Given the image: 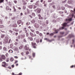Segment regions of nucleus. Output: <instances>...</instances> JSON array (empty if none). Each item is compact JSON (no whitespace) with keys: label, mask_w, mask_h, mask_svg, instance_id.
Instances as JSON below:
<instances>
[{"label":"nucleus","mask_w":75,"mask_h":75,"mask_svg":"<svg viewBox=\"0 0 75 75\" xmlns=\"http://www.w3.org/2000/svg\"><path fill=\"white\" fill-rule=\"evenodd\" d=\"M31 45L33 48H35V49L37 48V45L35 43L32 42H31Z\"/></svg>","instance_id":"1"},{"label":"nucleus","mask_w":75,"mask_h":75,"mask_svg":"<svg viewBox=\"0 0 75 75\" xmlns=\"http://www.w3.org/2000/svg\"><path fill=\"white\" fill-rule=\"evenodd\" d=\"M24 48L25 50L28 51L29 50V47H28V45H26L25 46Z\"/></svg>","instance_id":"2"},{"label":"nucleus","mask_w":75,"mask_h":75,"mask_svg":"<svg viewBox=\"0 0 75 75\" xmlns=\"http://www.w3.org/2000/svg\"><path fill=\"white\" fill-rule=\"evenodd\" d=\"M1 58L4 60H5L6 59V56L4 55H1Z\"/></svg>","instance_id":"3"},{"label":"nucleus","mask_w":75,"mask_h":75,"mask_svg":"<svg viewBox=\"0 0 75 75\" xmlns=\"http://www.w3.org/2000/svg\"><path fill=\"white\" fill-rule=\"evenodd\" d=\"M34 26L36 28H39L40 25H38V24L36 23L35 24Z\"/></svg>","instance_id":"4"},{"label":"nucleus","mask_w":75,"mask_h":75,"mask_svg":"<svg viewBox=\"0 0 75 75\" xmlns=\"http://www.w3.org/2000/svg\"><path fill=\"white\" fill-rule=\"evenodd\" d=\"M68 24V23H64L63 24H62V26L63 27H66L67 25V24Z\"/></svg>","instance_id":"5"},{"label":"nucleus","mask_w":75,"mask_h":75,"mask_svg":"<svg viewBox=\"0 0 75 75\" xmlns=\"http://www.w3.org/2000/svg\"><path fill=\"white\" fill-rule=\"evenodd\" d=\"M40 3V1H37L35 3V5L36 6H40V5L39 4V3Z\"/></svg>","instance_id":"6"},{"label":"nucleus","mask_w":75,"mask_h":75,"mask_svg":"<svg viewBox=\"0 0 75 75\" xmlns=\"http://www.w3.org/2000/svg\"><path fill=\"white\" fill-rule=\"evenodd\" d=\"M13 50L14 51H18V49L16 47H14Z\"/></svg>","instance_id":"7"},{"label":"nucleus","mask_w":75,"mask_h":75,"mask_svg":"<svg viewBox=\"0 0 75 75\" xmlns=\"http://www.w3.org/2000/svg\"><path fill=\"white\" fill-rule=\"evenodd\" d=\"M6 10H9L11 11V9L8 6H6Z\"/></svg>","instance_id":"8"},{"label":"nucleus","mask_w":75,"mask_h":75,"mask_svg":"<svg viewBox=\"0 0 75 75\" xmlns=\"http://www.w3.org/2000/svg\"><path fill=\"white\" fill-rule=\"evenodd\" d=\"M36 10L38 13H40V12L41 10V9H40V8H38L36 9Z\"/></svg>","instance_id":"9"},{"label":"nucleus","mask_w":75,"mask_h":75,"mask_svg":"<svg viewBox=\"0 0 75 75\" xmlns=\"http://www.w3.org/2000/svg\"><path fill=\"white\" fill-rule=\"evenodd\" d=\"M13 27L14 28L17 27V23H14V24L13 25Z\"/></svg>","instance_id":"10"},{"label":"nucleus","mask_w":75,"mask_h":75,"mask_svg":"<svg viewBox=\"0 0 75 75\" xmlns=\"http://www.w3.org/2000/svg\"><path fill=\"white\" fill-rule=\"evenodd\" d=\"M21 20H18L17 22V23L18 25H19V24H21Z\"/></svg>","instance_id":"11"},{"label":"nucleus","mask_w":75,"mask_h":75,"mask_svg":"<svg viewBox=\"0 0 75 75\" xmlns=\"http://www.w3.org/2000/svg\"><path fill=\"white\" fill-rule=\"evenodd\" d=\"M72 20L71 18H70L69 19H66V21L67 22H69V21H71Z\"/></svg>","instance_id":"12"},{"label":"nucleus","mask_w":75,"mask_h":75,"mask_svg":"<svg viewBox=\"0 0 75 75\" xmlns=\"http://www.w3.org/2000/svg\"><path fill=\"white\" fill-rule=\"evenodd\" d=\"M2 64H4V65H5L6 66H8V64L6 63L5 62H2Z\"/></svg>","instance_id":"13"},{"label":"nucleus","mask_w":75,"mask_h":75,"mask_svg":"<svg viewBox=\"0 0 75 75\" xmlns=\"http://www.w3.org/2000/svg\"><path fill=\"white\" fill-rule=\"evenodd\" d=\"M30 34L31 36V37H34V34H33V33L31 32H30Z\"/></svg>","instance_id":"14"},{"label":"nucleus","mask_w":75,"mask_h":75,"mask_svg":"<svg viewBox=\"0 0 75 75\" xmlns=\"http://www.w3.org/2000/svg\"><path fill=\"white\" fill-rule=\"evenodd\" d=\"M38 16L39 17V19H40V20H42V17H41V15L40 14L38 15Z\"/></svg>","instance_id":"15"},{"label":"nucleus","mask_w":75,"mask_h":75,"mask_svg":"<svg viewBox=\"0 0 75 75\" xmlns=\"http://www.w3.org/2000/svg\"><path fill=\"white\" fill-rule=\"evenodd\" d=\"M1 38H4L5 37V35H3V34H1Z\"/></svg>","instance_id":"16"},{"label":"nucleus","mask_w":75,"mask_h":75,"mask_svg":"<svg viewBox=\"0 0 75 75\" xmlns=\"http://www.w3.org/2000/svg\"><path fill=\"white\" fill-rule=\"evenodd\" d=\"M72 2H73V1L71 0H69L68 1V3H69V4L72 3Z\"/></svg>","instance_id":"17"},{"label":"nucleus","mask_w":75,"mask_h":75,"mask_svg":"<svg viewBox=\"0 0 75 75\" xmlns=\"http://www.w3.org/2000/svg\"><path fill=\"white\" fill-rule=\"evenodd\" d=\"M10 61L11 62H13L14 61V58L13 57H11L10 59Z\"/></svg>","instance_id":"18"},{"label":"nucleus","mask_w":75,"mask_h":75,"mask_svg":"<svg viewBox=\"0 0 75 75\" xmlns=\"http://www.w3.org/2000/svg\"><path fill=\"white\" fill-rule=\"evenodd\" d=\"M13 51L11 50H9L8 51L9 53H13Z\"/></svg>","instance_id":"19"},{"label":"nucleus","mask_w":75,"mask_h":75,"mask_svg":"<svg viewBox=\"0 0 75 75\" xmlns=\"http://www.w3.org/2000/svg\"><path fill=\"white\" fill-rule=\"evenodd\" d=\"M4 25H0V28H4Z\"/></svg>","instance_id":"20"},{"label":"nucleus","mask_w":75,"mask_h":75,"mask_svg":"<svg viewBox=\"0 0 75 75\" xmlns=\"http://www.w3.org/2000/svg\"><path fill=\"white\" fill-rule=\"evenodd\" d=\"M5 40H6V42H8V38L7 37L5 38Z\"/></svg>","instance_id":"21"},{"label":"nucleus","mask_w":75,"mask_h":75,"mask_svg":"<svg viewBox=\"0 0 75 75\" xmlns=\"http://www.w3.org/2000/svg\"><path fill=\"white\" fill-rule=\"evenodd\" d=\"M63 29H64V27H60L59 28V30H63Z\"/></svg>","instance_id":"22"},{"label":"nucleus","mask_w":75,"mask_h":75,"mask_svg":"<svg viewBox=\"0 0 75 75\" xmlns=\"http://www.w3.org/2000/svg\"><path fill=\"white\" fill-rule=\"evenodd\" d=\"M3 50L5 51H7V48L6 47H4L3 48Z\"/></svg>","instance_id":"23"},{"label":"nucleus","mask_w":75,"mask_h":75,"mask_svg":"<svg viewBox=\"0 0 75 75\" xmlns=\"http://www.w3.org/2000/svg\"><path fill=\"white\" fill-rule=\"evenodd\" d=\"M39 35H40V37H42V36H43V35H42V33H40L39 34Z\"/></svg>","instance_id":"24"},{"label":"nucleus","mask_w":75,"mask_h":75,"mask_svg":"<svg viewBox=\"0 0 75 75\" xmlns=\"http://www.w3.org/2000/svg\"><path fill=\"white\" fill-rule=\"evenodd\" d=\"M28 39L30 40V41H33V39L32 38H28Z\"/></svg>","instance_id":"25"},{"label":"nucleus","mask_w":75,"mask_h":75,"mask_svg":"<svg viewBox=\"0 0 75 75\" xmlns=\"http://www.w3.org/2000/svg\"><path fill=\"white\" fill-rule=\"evenodd\" d=\"M31 22L32 23H35V21L34 20H33L32 21H31Z\"/></svg>","instance_id":"26"},{"label":"nucleus","mask_w":75,"mask_h":75,"mask_svg":"<svg viewBox=\"0 0 75 75\" xmlns=\"http://www.w3.org/2000/svg\"><path fill=\"white\" fill-rule=\"evenodd\" d=\"M25 37V35H21V38L22 39Z\"/></svg>","instance_id":"27"},{"label":"nucleus","mask_w":75,"mask_h":75,"mask_svg":"<svg viewBox=\"0 0 75 75\" xmlns=\"http://www.w3.org/2000/svg\"><path fill=\"white\" fill-rule=\"evenodd\" d=\"M59 30H55V33L56 34H57V33L58 32Z\"/></svg>","instance_id":"28"},{"label":"nucleus","mask_w":75,"mask_h":75,"mask_svg":"<svg viewBox=\"0 0 75 75\" xmlns=\"http://www.w3.org/2000/svg\"><path fill=\"white\" fill-rule=\"evenodd\" d=\"M52 7L54 9V10L56 8V7H55V5H53Z\"/></svg>","instance_id":"29"},{"label":"nucleus","mask_w":75,"mask_h":75,"mask_svg":"<svg viewBox=\"0 0 75 75\" xmlns=\"http://www.w3.org/2000/svg\"><path fill=\"white\" fill-rule=\"evenodd\" d=\"M29 8H33V5H30L28 6Z\"/></svg>","instance_id":"30"},{"label":"nucleus","mask_w":75,"mask_h":75,"mask_svg":"<svg viewBox=\"0 0 75 75\" xmlns=\"http://www.w3.org/2000/svg\"><path fill=\"white\" fill-rule=\"evenodd\" d=\"M65 9V7L64 6L62 7V10H64Z\"/></svg>","instance_id":"31"},{"label":"nucleus","mask_w":75,"mask_h":75,"mask_svg":"<svg viewBox=\"0 0 75 75\" xmlns=\"http://www.w3.org/2000/svg\"><path fill=\"white\" fill-rule=\"evenodd\" d=\"M32 16H34V17L35 16V13H32Z\"/></svg>","instance_id":"32"},{"label":"nucleus","mask_w":75,"mask_h":75,"mask_svg":"<svg viewBox=\"0 0 75 75\" xmlns=\"http://www.w3.org/2000/svg\"><path fill=\"white\" fill-rule=\"evenodd\" d=\"M32 55H33V57H35V53H33Z\"/></svg>","instance_id":"33"},{"label":"nucleus","mask_w":75,"mask_h":75,"mask_svg":"<svg viewBox=\"0 0 75 75\" xmlns=\"http://www.w3.org/2000/svg\"><path fill=\"white\" fill-rule=\"evenodd\" d=\"M9 58H6V62H8V61H9Z\"/></svg>","instance_id":"34"},{"label":"nucleus","mask_w":75,"mask_h":75,"mask_svg":"<svg viewBox=\"0 0 75 75\" xmlns=\"http://www.w3.org/2000/svg\"><path fill=\"white\" fill-rule=\"evenodd\" d=\"M4 2V0H0V3H3Z\"/></svg>","instance_id":"35"},{"label":"nucleus","mask_w":75,"mask_h":75,"mask_svg":"<svg viewBox=\"0 0 75 75\" xmlns=\"http://www.w3.org/2000/svg\"><path fill=\"white\" fill-rule=\"evenodd\" d=\"M23 47V46H21L19 47V49H22V48Z\"/></svg>","instance_id":"36"},{"label":"nucleus","mask_w":75,"mask_h":75,"mask_svg":"<svg viewBox=\"0 0 75 75\" xmlns=\"http://www.w3.org/2000/svg\"><path fill=\"white\" fill-rule=\"evenodd\" d=\"M28 0H22V2L23 3H25V1H27Z\"/></svg>","instance_id":"37"},{"label":"nucleus","mask_w":75,"mask_h":75,"mask_svg":"<svg viewBox=\"0 0 75 75\" xmlns=\"http://www.w3.org/2000/svg\"><path fill=\"white\" fill-rule=\"evenodd\" d=\"M25 54L26 55H28V54H29V52L28 51H27L25 52Z\"/></svg>","instance_id":"38"},{"label":"nucleus","mask_w":75,"mask_h":75,"mask_svg":"<svg viewBox=\"0 0 75 75\" xmlns=\"http://www.w3.org/2000/svg\"><path fill=\"white\" fill-rule=\"evenodd\" d=\"M13 45L12 44H11L10 45V48H12V47H13Z\"/></svg>","instance_id":"39"},{"label":"nucleus","mask_w":75,"mask_h":75,"mask_svg":"<svg viewBox=\"0 0 75 75\" xmlns=\"http://www.w3.org/2000/svg\"><path fill=\"white\" fill-rule=\"evenodd\" d=\"M59 14H63V13H64V12L59 11Z\"/></svg>","instance_id":"40"},{"label":"nucleus","mask_w":75,"mask_h":75,"mask_svg":"<svg viewBox=\"0 0 75 75\" xmlns=\"http://www.w3.org/2000/svg\"><path fill=\"white\" fill-rule=\"evenodd\" d=\"M13 8L14 9V11L15 12L16 11V9L15 8V7H13Z\"/></svg>","instance_id":"41"},{"label":"nucleus","mask_w":75,"mask_h":75,"mask_svg":"<svg viewBox=\"0 0 75 75\" xmlns=\"http://www.w3.org/2000/svg\"><path fill=\"white\" fill-rule=\"evenodd\" d=\"M49 35L50 36H52L53 35H54V33H52Z\"/></svg>","instance_id":"42"},{"label":"nucleus","mask_w":75,"mask_h":75,"mask_svg":"<svg viewBox=\"0 0 75 75\" xmlns=\"http://www.w3.org/2000/svg\"><path fill=\"white\" fill-rule=\"evenodd\" d=\"M3 24V21L2 20H0V24Z\"/></svg>","instance_id":"43"},{"label":"nucleus","mask_w":75,"mask_h":75,"mask_svg":"<svg viewBox=\"0 0 75 75\" xmlns=\"http://www.w3.org/2000/svg\"><path fill=\"white\" fill-rule=\"evenodd\" d=\"M39 23L40 25H42V21H41L39 22Z\"/></svg>","instance_id":"44"},{"label":"nucleus","mask_w":75,"mask_h":75,"mask_svg":"<svg viewBox=\"0 0 75 75\" xmlns=\"http://www.w3.org/2000/svg\"><path fill=\"white\" fill-rule=\"evenodd\" d=\"M13 2L14 3H15V4H17V1L16 0L14 1Z\"/></svg>","instance_id":"45"},{"label":"nucleus","mask_w":75,"mask_h":75,"mask_svg":"<svg viewBox=\"0 0 75 75\" xmlns=\"http://www.w3.org/2000/svg\"><path fill=\"white\" fill-rule=\"evenodd\" d=\"M27 10L28 13H30V11L29 10H28V9H27Z\"/></svg>","instance_id":"46"},{"label":"nucleus","mask_w":75,"mask_h":75,"mask_svg":"<svg viewBox=\"0 0 75 75\" xmlns=\"http://www.w3.org/2000/svg\"><path fill=\"white\" fill-rule=\"evenodd\" d=\"M36 33L37 34H39V32L38 31H36Z\"/></svg>","instance_id":"47"},{"label":"nucleus","mask_w":75,"mask_h":75,"mask_svg":"<svg viewBox=\"0 0 75 75\" xmlns=\"http://www.w3.org/2000/svg\"><path fill=\"white\" fill-rule=\"evenodd\" d=\"M17 44H18V42H15L14 43V45H17Z\"/></svg>","instance_id":"48"},{"label":"nucleus","mask_w":75,"mask_h":75,"mask_svg":"<svg viewBox=\"0 0 75 75\" xmlns=\"http://www.w3.org/2000/svg\"><path fill=\"white\" fill-rule=\"evenodd\" d=\"M13 30L15 31H16V28H13Z\"/></svg>","instance_id":"49"},{"label":"nucleus","mask_w":75,"mask_h":75,"mask_svg":"<svg viewBox=\"0 0 75 75\" xmlns=\"http://www.w3.org/2000/svg\"><path fill=\"white\" fill-rule=\"evenodd\" d=\"M2 67H5L6 68V65L2 64Z\"/></svg>","instance_id":"50"},{"label":"nucleus","mask_w":75,"mask_h":75,"mask_svg":"<svg viewBox=\"0 0 75 75\" xmlns=\"http://www.w3.org/2000/svg\"><path fill=\"white\" fill-rule=\"evenodd\" d=\"M30 24V23L29 22H28L27 23H26V25H29Z\"/></svg>","instance_id":"51"},{"label":"nucleus","mask_w":75,"mask_h":75,"mask_svg":"<svg viewBox=\"0 0 75 75\" xmlns=\"http://www.w3.org/2000/svg\"><path fill=\"white\" fill-rule=\"evenodd\" d=\"M26 4H27V3L25 2L23 4V6H25V5Z\"/></svg>","instance_id":"52"},{"label":"nucleus","mask_w":75,"mask_h":75,"mask_svg":"<svg viewBox=\"0 0 75 75\" xmlns=\"http://www.w3.org/2000/svg\"><path fill=\"white\" fill-rule=\"evenodd\" d=\"M73 41V44H74V42H75V39H73L72 40Z\"/></svg>","instance_id":"53"},{"label":"nucleus","mask_w":75,"mask_h":75,"mask_svg":"<svg viewBox=\"0 0 75 75\" xmlns=\"http://www.w3.org/2000/svg\"><path fill=\"white\" fill-rule=\"evenodd\" d=\"M30 30H31V31L32 32V33H34V30H31V29Z\"/></svg>","instance_id":"54"},{"label":"nucleus","mask_w":75,"mask_h":75,"mask_svg":"<svg viewBox=\"0 0 75 75\" xmlns=\"http://www.w3.org/2000/svg\"><path fill=\"white\" fill-rule=\"evenodd\" d=\"M9 32L11 33H13V31H11V30H9Z\"/></svg>","instance_id":"55"},{"label":"nucleus","mask_w":75,"mask_h":75,"mask_svg":"<svg viewBox=\"0 0 75 75\" xmlns=\"http://www.w3.org/2000/svg\"><path fill=\"white\" fill-rule=\"evenodd\" d=\"M18 62V61L17 60H15V64H16V63H17Z\"/></svg>","instance_id":"56"},{"label":"nucleus","mask_w":75,"mask_h":75,"mask_svg":"<svg viewBox=\"0 0 75 75\" xmlns=\"http://www.w3.org/2000/svg\"><path fill=\"white\" fill-rule=\"evenodd\" d=\"M23 9H24V10H25L26 8V7H25V6H23Z\"/></svg>","instance_id":"57"},{"label":"nucleus","mask_w":75,"mask_h":75,"mask_svg":"<svg viewBox=\"0 0 75 75\" xmlns=\"http://www.w3.org/2000/svg\"><path fill=\"white\" fill-rule=\"evenodd\" d=\"M14 58L16 59H17V58H18V57L17 56H14Z\"/></svg>","instance_id":"58"},{"label":"nucleus","mask_w":75,"mask_h":75,"mask_svg":"<svg viewBox=\"0 0 75 75\" xmlns=\"http://www.w3.org/2000/svg\"><path fill=\"white\" fill-rule=\"evenodd\" d=\"M67 0H65L64 1H62V3H65V2H66V1H67Z\"/></svg>","instance_id":"59"},{"label":"nucleus","mask_w":75,"mask_h":75,"mask_svg":"<svg viewBox=\"0 0 75 75\" xmlns=\"http://www.w3.org/2000/svg\"><path fill=\"white\" fill-rule=\"evenodd\" d=\"M36 7H37V6L35 5H34L33 6V8H36Z\"/></svg>","instance_id":"60"},{"label":"nucleus","mask_w":75,"mask_h":75,"mask_svg":"<svg viewBox=\"0 0 75 75\" xmlns=\"http://www.w3.org/2000/svg\"><path fill=\"white\" fill-rule=\"evenodd\" d=\"M21 54L22 55V56H23V55H24V53L23 52H22L21 53Z\"/></svg>","instance_id":"61"},{"label":"nucleus","mask_w":75,"mask_h":75,"mask_svg":"<svg viewBox=\"0 0 75 75\" xmlns=\"http://www.w3.org/2000/svg\"><path fill=\"white\" fill-rule=\"evenodd\" d=\"M23 42H26V40H25V39H24L23 40Z\"/></svg>","instance_id":"62"},{"label":"nucleus","mask_w":75,"mask_h":75,"mask_svg":"<svg viewBox=\"0 0 75 75\" xmlns=\"http://www.w3.org/2000/svg\"><path fill=\"white\" fill-rule=\"evenodd\" d=\"M2 50V46H0V50Z\"/></svg>","instance_id":"63"},{"label":"nucleus","mask_w":75,"mask_h":75,"mask_svg":"<svg viewBox=\"0 0 75 75\" xmlns=\"http://www.w3.org/2000/svg\"><path fill=\"white\" fill-rule=\"evenodd\" d=\"M8 54H5V55H6V57H8Z\"/></svg>","instance_id":"64"}]
</instances>
